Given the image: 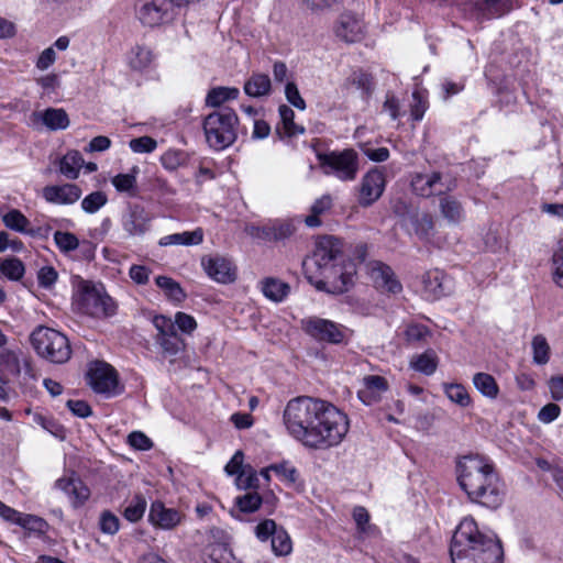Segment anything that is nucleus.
<instances>
[{
  "label": "nucleus",
  "instance_id": "680f3d73",
  "mask_svg": "<svg viewBox=\"0 0 563 563\" xmlns=\"http://www.w3.org/2000/svg\"><path fill=\"white\" fill-rule=\"evenodd\" d=\"M277 530H279V527H277L276 522L272 519H265L255 527L256 537L261 541L272 539Z\"/></svg>",
  "mask_w": 563,
  "mask_h": 563
},
{
  "label": "nucleus",
  "instance_id": "e433bc0d",
  "mask_svg": "<svg viewBox=\"0 0 563 563\" xmlns=\"http://www.w3.org/2000/svg\"><path fill=\"white\" fill-rule=\"evenodd\" d=\"M154 60V54L151 48L136 45L132 48L129 57L130 66L135 70H142L148 67Z\"/></svg>",
  "mask_w": 563,
  "mask_h": 563
},
{
  "label": "nucleus",
  "instance_id": "de8ad7c7",
  "mask_svg": "<svg viewBox=\"0 0 563 563\" xmlns=\"http://www.w3.org/2000/svg\"><path fill=\"white\" fill-rule=\"evenodd\" d=\"M155 342L159 345L162 352L169 356L177 355L183 347V340L177 332L167 336L155 338Z\"/></svg>",
  "mask_w": 563,
  "mask_h": 563
},
{
  "label": "nucleus",
  "instance_id": "6e6552de",
  "mask_svg": "<svg viewBox=\"0 0 563 563\" xmlns=\"http://www.w3.org/2000/svg\"><path fill=\"white\" fill-rule=\"evenodd\" d=\"M77 310L95 318H107L115 313L117 306L102 287L82 282L75 297Z\"/></svg>",
  "mask_w": 563,
  "mask_h": 563
},
{
  "label": "nucleus",
  "instance_id": "a878e982",
  "mask_svg": "<svg viewBox=\"0 0 563 563\" xmlns=\"http://www.w3.org/2000/svg\"><path fill=\"white\" fill-rule=\"evenodd\" d=\"M280 117V125H277L276 132L283 136L292 137L305 133V128L295 123V112L286 104H282L278 109Z\"/></svg>",
  "mask_w": 563,
  "mask_h": 563
},
{
  "label": "nucleus",
  "instance_id": "c03bdc74",
  "mask_svg": "<svg viewBox=\"0 0 563 563\" xmlns=\"http://www.w3.org/2000/svg\"><path fill=\"white\" fill-rule=\"evenodd\" d=\"M0 273L11 280H19L24 275V265L19 258H7L0 261Z\"/></svg>",
  "mask_w": 563,
  "mask_h": 563
},
{
  "label": "nucleus",
  "instance_id": "f03ea898",
  "mask_svg": "<svg viewBox=\"0 0 563 563\" xmlns=\"http://www.w3.org/2000/svg\"><path fill=\"white\" fill-rule=\"evenodd\" d=\"M459 483L468 498L489 509H497L505 498V484L494 465L478 455L463 456L457 464Z\"/></svg>",
  "mask_w": 563,
  "mask_h": 563
},
{
  "label": "nucleus",
  "instance_id": "393cba45",
  "mask_svg": "<svg viewBox=\"0 0 563 563\" xmlns=\"http://www.w3.org/2000/svg\"><path fill=\"white\" fill-rule=\"evenodd\" d=\"M244 92L252 98L268 96L272 90V81L268 75L254 73L244 82Z\"/></svg>",
  "mask_w": 563,
  "mask_h": 563
},
{
  "label": "nucleus",
  "instance_id": "338daca9",
  "mask_svg": "<svg viewBox=\"0 0 563 563\" xmlns=\"http://www.w3.org/2000/svg\"><path fill=\"white\" fill-rule=\"evenodd\" d=\"M427 110V100L419 91L412 92L411 117L415 121H420Z\"/></svg>",
  "mask_w": 563,
  "mask_h": 563
},
{
  "label": "nucleus",
  "instance_id": "f704fd0d",
  "mask_svg": "<svg viewBox=\"0 0 563 563\" xmlns=\"http://www.w3.org/2000/svg\"><path fill=\"white\" fill-rule=\"evenodd\" d=\"M442 388L445 396L457 406L466 408L472 405V398L466 388L462 384L443 383Z\"/></svg>",
  "mask_w": 563,
  "mask_h": 563
},
{
  "label": "nucleus",
  "instance_id": "052dcab7",
  "mask_svg": "<svg viewBox=\"0 0 563 563\" xmlns=\"http://www.w3.org/2000/svg\"><path fill=\"white\" fill-rule=\"evenodd\" d=\"M111 183L118 191L131 192L136 187V177L134 174H118Z\"/></svg>",
  "mask_w": 563,
  "mask_h": 563
},
{
  "label": "nucleus",
  "instance_id": "6ab92c4d",
  "mask_svg": "<svg viewBox=\"0 0 563 563\" xmlns=\"http://www.w3.org/2000/svg\"><path fill=\"white\" fill-rule=\"evenodd\" d=\"M369 275L375 286L384 291L397 294L401 290V284L395 278L391 268L382 262L368 264Z\"/></svg>",
  "mask_w": 563,
  "mask_h": 563
},
{
  "label": "nucleus",
  "instance_id": "ea45409f",
  "mask_svg": "<svg viewBox=\"0 0 563 563\" xmlns=\"http://www.w3.org/2000/svg\"><path fill=\"white\" fill-rule=\"evenodd\" d=\"M533 362L539 365H544L550 358V345L542 334L533 336L532 342Z\"/></svg>",
  "mask_w": 563,
  "mask_h": 563
},
{
  "label": "nucleus",
  "instance_id": "a211bd4d",
  "mask_svg": "<svg viewBox=\"0 0 563 563\" xmlns=\"http://www.w3.org/2000/svg\"><path fill=\"white\" fill-rule=\"evenodd\" d=\"M201 265L209 277L219 283H231L235 279L233 264L222 256H208L201 260Z\"/></svg>",
  "mask_w": 563,
  "mask_h": 563
},
{
  "label": "nucleus",
  "instance_id": "f257e3e1",
  "mask_svg": "<svg viewBox=\"0 0 563 563\" xmlns=\"http://www.w3.org/2000/svg\"><path fill=\"white\" fill-rule=\"evenodd\" d=\"M342 243L338 238L319 239L312 256L302 264L309 283L330 294L347 291L353 284V275L342 271Z\"/></svg>",
  "mask_w": 563,
  "mask_h": 563
},
{
  "label": "nucleus",
  "instance_id": "0e129e2a",
  "mask_svg": "<svg viewBox=\"0 0 563 563\" xmlns=\"http://www.w3.org/2000/svg\"><path fill=\"white\" fill-rule=\"evenodd\" d=\"M245 232L253 239L268 242L273 241L271 222L264 225H247Z\"/></svg>",
  "mask_w": 563,
  "mask_h": 563
},
{
  "label": "nucleus",
  "instance_id": "423d86ee",
  "mask_svg": "<svg viewBox=\"0 0 563 563\" xmlns=\"http://www.w3.org/2000/svg\"><path fill=\"white\" fill-rule=\"evenodd\" d=\"M239 118L231 108H220L205 117L202 128L208 145L222 151L231 146L238 137Z\"/></svg>",
  "mask_w": 563,
  "mask_h": 563
},
{
  "label": "nucleus",
  "instance_id": "49530a36",
  "mask_svg": "<svg viewBox=\"0 0 563 563\" xmlns=\"http://www.w3.org/2000/svg\"><path fill=\"white\" fill-rule=\"evenodd\" d=\"M187 155L179 150H168L161 156V164L169 172H174L186 163Z\"/></svg>",
  "mask_w": 563,
  "mask_h": 563
},
{
  "label": "nucleus",
  "instance_id": "ddd939ff",
  "mask_svg": "<svg viewBox=\"0 0 563 563\" xmlns=\"http://www.w3.org/2000/svg\"><path fill=\"white\" fill-rule=\"evenodd\" d=\"M152 216L140 205H130L121 224L128 236H143L151 228Z\"/></svg>",
  "mask_w": 563,
  "mask_h": 563
},
{
  "label": "nucleus",
  "instance_id": "5fc2aeb1",
  "mask_svg": "<svg viewBox=\"0 0 563 563\" xmlns=\"http://www.w3.org/2000/svg\"><path fill=\"white\" fill-rule=\"evenodd\" d=\"M89 496L90 489L88 488V486L85 485L80 478L76 477V481L71 488V493L68 496L70 498L73 507H81L88 500Z\"/></svg>",
  "mask_w": 563,
  "mask_h": 563
},
{
  "label": "nucleus",
  "instance_id": "c85d7f7f",
  "mask_svg": "<svg viewBox=\"0 0 563 563\" xmlns=\"http://www.w3.org/2000/svg\"><path fill=\"white\" fill-rule=\"evenodd\" d=\"M263 295L275 302L283 301L290 291V286L287 283L274 277H267L261 282Z\"/></svg>",
  "mask_w": 563,
  "mask_h": 563
},
{
  "label": "nucleus",
  "instance_id": "aec40b11",
  "mask_svg": "<svg viewBox=\"0 0 563 563\" xmlns=\"http://www.w3.org/2000/svg\"><path fill=\"white\" fill-rule=\"evenodd\" d=\"M34 125H44L51 131L65 130L69 126L67 112L62 108H47L44 111H35L31 115Z\"/></svg>",
  "mask_w": 563,
  "mask_h": 563
},
{
  "label": "nucleus",
  "instance_id": "bb28decb",
  "mask_svg": "<svg viewBox=\"0 0 563 563\" xmlns=\"http://www.w3.org/2000/svg\"><path fill=\"white\" fill-rule=\"evenodd\" d=\"M441 174H417L411 180L412 190L421 196L429 197L437 191V186L440 185Z\"/></svg>",
  "mask_w": 563,
  "mask_h": 563
},
{
  "label": "nucleus",
  "instance_id": "1a4fd4ad",
  "mask_svg": "<svg viewBox=\"0 0 563 563\" xmlns=\"http://www.w3.org/2000/svg\"><path fill=\"white\" fill-rule=\"evenodd\" d=\"M188 4V0H150L137 11L140 22L150 27L170 23L178 10Z\"/></svg>",
  "mask_w": 563,
  "mask_h": 563
},
{
  "label": "nucleus",
  "instance_id": "cd10ccee",
  "mask_svg": "<svg viewBox=\"0 0 563 563\" xmlns=\"http://www.w3.org/2000/svg\"><path fill=\"white\" fill-rule=\"evenodd\" d=\"M203 241V231L198 228L194 231L173 233L161 239L159 245H199Z\"/></svg>",
  "mask_w": 563,
  "mask_h": 563
},
{
  "label": "nucleus",
  "instance_id": "6e6d98bb",
  "mask_svg": "<svg viewBox=\"0 0 563 563\" xmlns=\"http://www.w3.org/2000/svg\"><path fill=\"white\" fill-rule=\"evenodd\" d=\"M129 146L132 152L143 154V153H152L157 147V142L155 139L144 135L140 137L132 139L129 142Z\"/></svg>",
  "mask_w": 563,
  "mask_h": 563
},
{
  "label": "nucleus",
  "instance_id": "473e14b6",
  "mask_svg": "<svg viewBox=\"0 0 563 563\" xmlns=\"http://www.w3.org/2000/svg\"><path fill=\"white\" fill-rule=\"evenodd\" d=\"M473 385L486 398L496 399L499 395V386L488 373H476L473 376Z\"/></svg>",
  "mask_w": 563,
  "mask_h": 563
},
{
  "label": "nucleus",
  "instance_id": "09e8293b",
  "mask_svg": "<svg viewBox=\"0 0 563 563\" xmlns=\"http://www.w3.org/2000/svg\"><path fill=\"white\" fill-rule=\"evenodd\" d=\"M262 504V497L256 492H249L235 498V505L242 512L256 511Z\"/></svg>",
  "mask_w": 563,
  "mask_h": 563
},
{
  "label": "nucleus",
  "instance_id": "b1692460",
  "mask_svg": "<svg viewBox=\"0 0 563 563\" xmlns=\"http://www.w3.org/2000/svg\"><path fill=\"white\" fill-rule=\"evenodd\" d=\"M439 209L442 217L451 224H457L465 218L464 208L454 196L441 195L439 197Z\"/></svg>",
  "mask_w": 563,
  "mask_h": 563
},
{
  "label": "nucleus",
  "instance_id": "2f4dec72",
  "mask_svg": "<svg viewBox=\"0 0 563 563\" xmlns=\"http://www.w3.org/2000/svg\"><path fill=\"white\" fill-rule=\"evenodd\" d=\"M0 516L10 522L16 523L23 528L32 529L36 523L41 522V519L33 515H24L18 510L7 506L0 500Z\"/></svg>",
  "mask_w": 563,
  "mask_h": 563
},
{
  "label": "nucleus",
  "instance_id": "39448f33",
  "mask_svg": "<svg viewBox=\"0 0 563 563\" xmlns=\"http://www.w3.org/2000/svg\"><path fill=\"white\" fill-rule=\"evenodd\" d=\"M321 402L319 398L299 396L290 399L284 409L283 420L288 433L303 445Z\"/></svg>",
  "mask_w": 563,
  "mask_h": 563
},
{
  "label": "nucleus",
  "instance_id": "7c9ffc66",
  "mask_svg": "<svg viewBox=\"0 0 563 563\" xmlns=\"http://www.w3.org/2000/svg\"><path fill=\"white\" fill-rule=\"evenodd\" d=\"M240 95V90L235 87H214L210 89L206 97V106L212 108H223L222 104L229 100H235Z\"/></svg>",
  "mask_w": 563,
  "mask_h": 563
},
{
  "label": "nucleus",
  "instance_id": "8fccbe9b",
  "mask_svg": "<svg viewBox=\"0 0 563 563\" xmlns=\"http://www.w3.org/2000/svg\"><path fill=\"white\" fill-rule=\"evenodd\" d=\"M553 282L563 288V240H560L552 255Z\"/></svg>",
  "mask_w": 563,
  "mask_h": 563
},
{
  "label": "nucleus",
  "instance_id": "f3484780",
  "mask_svg": "<svg viewBox=\"0 0 563 563\" xmlns=\"http://www.w3.org/2000/svg\"><path fill=\"white\" fill-rule=\"evenodd\" d=\"M184 519V515L174 509L167 508L162 501H154L151 505L148 520L154 527L163 530H173Z\"/></svg>",
  "mask_w": 563,
  "mask_h": 563
},
{
  "label": "nucleus",
  "instance_id": "9b49d317",
  "mask_svg": "<svg viewBox=\"0 0 563 563\" xmlns=\"http://www.w3.org/2000/svg\"><path fill=\"white\" fill-rule=\"evenodd\" d=\"M327 175H334L341 180H353L358 170L357 154L353 150L331 152L320 156Z\"/></svg>",
  "mask_w": 563,
  "mask_h": 563
},
{
  "label": "nucleus",
  "instance_id": "58836bf2",
  "mask_svg": "<svg viewBox=\"0 0 563 563\" xmlns=\"http://www.w3.org/2000/svg\"><path fill=\"white\" fill-rule=\"evenodd\" d=\"M155 283L157 287L163 289L166 296L175 301H181L186 295L181 289L180 285L176 283L173 278L167 276H157L155 278Z\"/></svg>",
  "mask_w": 563,
  "mask_h": 563
},
{
  "label": "nucleus",
  "instance_id": "37998d69",
  "mask_svg": "<svg viewBox=\"0 0 563 563\" xmlns=\"http://www.w3.org/2000/svg\"><path fill=\"white\" fill-rule=\"evenodd\" d=\"M2 221L7 228L16 232H26V227L30 221L18 209H12L2 216Z\"/></svg>",
  "mask_w": 563,
  "mask_h": 563
},
{
  "label": "nucleus",
  "instance_id": "c756f323",
  "mask_svg": "<svg viewBox=\"0 0 563 563\" xmlns=\"http://www.w3.org/2000/svg\"><path fill=\"white\" fill-rule=\"evenodd\" d=\"M85 161L78 151H69L59 161V170L68 179H77Z\"/></svg>",
  "mask_w": 563,
  "mask_h": 563
},
{
  "label": "nucleus",
  "instance_id": "4be33fe9",
  "mask_svg": "<svg viewBox=\"0 0 563 563\" xmlns=\"http://www.w3.org/2000/svg\"><path fill=\"white\" fill-rule=\"evenodd\" d=\"M80 196L81 189L75 184L46 186L43 189L44 199L55 205H73Z\"/></svg>",
  "mask_w": 563,
  "mask_h": 563
},
{
  "label": "nucleus",
  "instance_id": "864d4df0",
  "mask_svg": "<svg viewBox=\"0 0 563 563\" xmlns=\"http://www.w3.org/2000/svg\"><path fill=\"white\" fill-rule=\"evenodd\" d=\"M273 241L288 239L295 233L296 227L290 220H275L271 222Z\"/></svg>",
  "mask_w": 563,
  "mask_h": 563
},
{
  "label": "nucleus",
  "instance_id": "0eeeda50",
  "mask_svg": "<svg viewBox=\"0 0 563 563\" xmlns=\"http://www.w3.org/2000/svg\"><path fill=\"white\" fill-rule=\"evenodd\" d=\"M30 340L36 353L52 363L63 364L70 357L68 339L57 330L37 327L31 333Z\"/></svg>",
  "mask_w": 563,
  "mask_h": 563
},
{
  "label": "nucleus",
  "instance_id": "4c0bfd02",
  "mask_svg": "<svg viewBox=\"0 0 563 563\" xmlns=\"http://www.w3.org/2000/svg\"><path fill=\"white\" fill-rule=\"evenodd\" d=\"M271 542H272V550H273L274 554L277 556H286V555L290 554L292 551L291 539H290L288 532L283 527H279V530H277V532H275Z\"/></svg>",
  "mask_w": 563,
  "mask_h": 563
},
{
  "label": "nucleus",
  "instance_id": "774afa93",
  "mask_svg": "<svg viewBox=\"0 0 563 563\" xmlns=\"http://www.w3.org/2000/svg\"><path fill=\"white\" fill-rule=\"evenodd\" d=\"M175 327L185 333H191L197 328V322L190 314L185 312H177L175 314Z\"/></svg>",
  "mask_w": 563,
  "mask_h": 563
},
{
  "label": "nucleus",
  "instance_id": "3c124183",
  "mask_svg": "<svg viewBox=\"0 0 563 563\" xmlns=\"http://www.w3.org/2000/svg\"><path fill=\"white\" fill-rule=\"evenodd\" d=\"M108 202L107 195L102 191H93L81 201V208L87 213H96Z\"/></svg>",
  "mask_w": 563,
  "mask_h": 563
},
{
  "label": "nucleus",
  "instance_id": "a19ab883",
  "mask_svg": "<svg viewBox=\"0 0 563 563\" xmlns=\"http://www.w3.org/2000/svg\"><path fill=\"white\" fill-rule=\"evenodd\" d=\"M415 233L422 240H428L433 231L434 222L429 213L416 214L412 217Z\"/></svg>",
  "mask_w": 563,
  "mask_h": 563
},
{
  "label": "nucleus",
  "instance_id": "e2e57ef3",
  "mask_svg": "<svg viewBox=\"0 0 563 563\" xmlns=\"http://www.w3.org/2000/svg\"><path fill=\"white\" fill-rule=\"evenodd\" d=\"M258 477L254 470L249 467L245 468L240 475L236 477V485L241 489H250L257 487Z\"/></svg>",
  "mask_w": 563,
  "mask_h": 563
},
{
  "label": "nucleus",
  "instance_id": "2eb2a0df",
  "mask_svg": "<svg viewBox=\"0 0 563 563\" xmlns=\"http://www.w3.org/2000/svg\"><path fill=\"white\" fill-rule=\"evenodd\" d=\"M423 295L429 300L439 299L451 291V278L440 269H431L422 275Z\"/></svg>",
  "mask_w": 563,
  "mask_h": 563
},
{
  "label": "nucleus",
  "instance_id": "13d9d810",
  "mask_svg": "<svg viewBox=\"0 0 563 563\" xmlns=\"http://www.w3.org/2000/svg\"><path fill=\"white\" fill-rule=\"evenodd\" d=\"M271 468L276 473L277 476L280 477V479L288 484H295L298 479V471L288 462L273 464L271 465Z\"/></svg>",
  "mask_w": 563,
  "mask_h": 563
},
{
  "label": "nucleus",
  "instance_id": "dca6fc26",
  "mask_svg": "<svg viewBox=\"0 0 563 563\" xmlns=\"http://www.w3.org/2000/svg\"><path fill=\"white\" fill-rule=\"evenodd\" d=\"M0 366L7 373L19 376L22 372L33 377V369L30 360L24 356L20 349L1 347Z\"/></svg>",
  "mask_w": 563,
  "mask_h": 563
},
{
  "label": "nucleus",
  "instance_id": "a18cd8bd",
  "mask_svg": "<svg viewBox=\"0 0 563 563\" xmlns=\"http://www.w3.org/2000/svg\"><path fill=\"white\" fill-rule=\"evenodd\" d=\"M54 242L58 250L65 254L77 250L79 246L78 238L74 233L66 231H56L54 233Z\"/></svg>",
  "mask_w": 563,
  "mask_h": 563
},
{
  "label": "nucleus",
  "instance_id": "5701e85b",
  "mask_svg": "<svg viewBox=\"0 0 563 563\" xmlns=\"http://www.w3.org/2000/svg\"><path fill=\"white\" fill-rule=\"evenodd\" d=\"M365 388L358 391V398L366 405L378 401L380 394L388 389V383L385 377L378 375H368L363 378Z\"/></svg>",
  "mask_w": 563,
  "mask_h": 563
},
{
  "label": "nucleus",
  "instance_id": "7ed1b4c3",
  "mask_svg": "<svg viewBox=\"0 0 563 563\" xmlns=\"http://www.w3.org/2000/svg\"><path fill=\"white\" fill-rule=\"evenodd\" d=\"M503 555L500 541L481 532L473 518H464L455 529L450 544L452 563H503Z\"/></svg>",
  "mask_w": 563,
  "mask_h": 563
},
{
  "label": "nucleus",
  "instance_id": "4d7b16f0",
  "mask_svg": "<svg viewBox=\"0 0 563 563\" xmlns=\"http://www.w3.org/2000/svg\"><path fill=\"white\" fill-rule=\"evenodd\" d=\"M485 2L487 13L492 18H500L514 8L512 0H485Z\"/></svg>",
  "mask_w": 563,
  "mask_h": 563
},
{
  "label": "nucleus",
  "instance_id": "603ef678",
  "mask_svg": "<svg viewBox=\"0 0 563 563\" xmlns=\"http://www.w3.org/2000/svg\"><path fill=\"white\" fill-rule=\"evenodd\" d=\"M99 529L102 533L114 536L120 529V519L110 510H103L99 517Z\"/></svg>",
  "mask_w": 563,
  "mask_h": 563
},
{
  "label": "nucleus",
  "instance_id": "412c9836",
  "mask_svg": "<svg viewBox=\"0 0 563 563\" xmlns=\"http://www.w3.org/2000/svg\"><path fill=\"white\" fill-rule=\"evenodd\" d=\"M334 32L338 37L347 43L357 42L363 35V22L351 12L342 13L336 22Z\"/></svg>",
  "mask_w": 563,
  "mask_h": 563
},
{
  "label": "nucleus",
  "instance_id": "c9c22d12",
  "mask_svg": "<svg viewBox=\"0 0 563 563\" xmlns=\"http://www.w3.org/2000/svg\"><path fill=\"white\" fill-rule=\"evenodd\" d=\"M205 563H240L233 555L232 551L222 543H213L208 545L206 551Z\"/></svg>",
  "mask_w": 563,
  "mask_h": 563
},
{
  "label": "nucleus",
  "instance_id": "20e7f679",
  "mask_svg": "<svg viewBox=\"0 0 563 563\" xmlns=\"http://www.w3.org/2000/svg\"><path fill=\"white\" fill-rule=\"evenodd\" d=\"M349 428L347 416L334 405L322 400L305 446L314 450L336 446L345 438Z\"/></svg>",
  "mask_w": 563,
  "mask_h": 563
},
{
  "label": "nucleus",
  "instance_id": "69168bd1",
  "mask_svg": "<svg viewBox=\"0 0 563 563\" xmlns=\"http://www.w3.org/2000/svg\"><path fill=\"white\" fill-rule=\"evenodd\" d=\"M285 96L289 103H291L294 107H296L299 110L306 109V102L300 96V92L298 90V87L295 82H287L285 87Z\"/></svg>",
  "mask_w": 563,
  "mask_h": 563
},
{
  "label": "nucleus",
  "instance_id": "9d476101",
  "mask_svg": "<svg viewBox=\"0 0 563 563\" xmlns=\"http://www.w3.org/2000/svg\"><path fill=\"white\" fill-rule=\"evenodd\" d=\"M302 329L316 341L329 344H345L353 333L343 324L318 317L302 320Z\"/></svg>",
  "mask_w": 563,
  "mask_h": 563
},
{
  "label": "nucleus",
  "instance_id": "72a5a7b5",
  "mask_svg": "<svg viewBox=\"0 0 563 563\" xmlns=\"http://www.w3.org/2000/svg\"><path fill=\"white\" fill-rule=\"evenodd\" d=\"M410 366L424 375H432L438 367V356L433 350H427L422 354L412 356Z\"/></svg>",
  "mask_w": 563,
  "mask_h": 563
},
{
  "label": "nucleus",
  "instance_id": "f8f14e48",
  "mask_svg": "<svg viewBox=\"0 0 563 563\" xmlns=\"http://www.w3.org/2000/svg\"><path fill=\"white\" fill-rule=\"evenodd\" d=\"M87 378L90 387L99 394H111L118 385L117 374L109 364L95 362L91 364Z\"/></svg>",
  "mask_w": 563,
  "mask_h": 563
},
{
  "label": "nucleus",
  "instance_id": "bf43d9fd",
  "mask_svg": "<svg viewBox=\"0 0 563 563\" xmlns=\"http://www.w3.org/2000/svg\"><path fill=\"white\" fill-rule=\"evenodd\" d=\"M152 322L157 330L155 338H163L176 333L175 323L170 318L158 314L153 318Z\"/></svg>",
  "mask_w": 563,
  "mask_h": 563
},
{
  "label": "nucleus",
  "instance_id": "4468645a",
  "mask_svg": "<svg viewBox=\"0 0 563 563\" xmlns=\"http://www.w3.org/2000/svg\"><path fill=\"white\" fill-rule=\"evenodd\" d=\"M385 176L377 168L371 169L362 179L358 201L368 207L383 195L385 189Z\"/></svg>",
  "mask_w": 563,
  "mask_h": 563
},
{
  "label": "nucleus",
  "instance_id": "79ce46f5",
  "mask_svg": "<svg viewBox=\"0 0 563 563\" xmlns=\"http://www.w3.org/2000/svg\"><path fill=\"white\" fill-rule=\"evenodd\" d=\"M146 500L143 496L136 495L123 510V517L130 522H137L146 510Z\"/></svg>",
  "mask_w": 563,
  "mask_h": 563
}]
</instances>
